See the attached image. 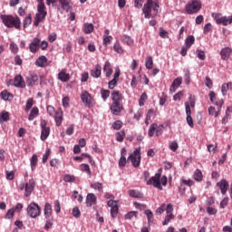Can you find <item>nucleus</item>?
Listing matches in <instances>:
<instances>
[{
	"mask_svg": "<svg viewBox=\"0 0 232 232\" xmlns=\"http://www.w3.org/2000/svg\"><path fill=\"white\" fill-rule=\"evenodd\" d=\"M168 185V177L162 176V170L160 169L158 172L152 176L148 181L147 186H153L160 191H162V186Z\"/></svg>",
	"mask_w": 232,
	"mask_h": 232,
	"instance_id": "1",
	"label": "nucleus"
},
{
	"mask_svg": "<svg viewBox=\"0 0 232 232\" xmlns=\"http://www.w3.org/2000/svg\"><path fill=\"white\" fill-rule=\"evenodd\" d=\"M112 103L111 105V111L113 115H119L122 111V94L118 91L111 93Z\"/></svg>",
	"mask_w": 232,
	"mask_h": 232,
	"instance_id": "2",
	"label": "nucleus"
},
{
	"mask_svg": "<svg viewBox=\"0 0 232 232\" xmlns=\"http://www.w3.org/2000/svg\"><path fill=\"white\" fill-rule=\"evenodd\" d=\"M0 19L6 28H16V30L21 28V19L17 16L14 17L10 14H1Z\"/></svg>",
	"mask_w": 232,
	"mask_h": 232,
	"instance_id": "3",
	"label": "nucleus"
},
{
	"mask_svg": "<svg viewBox=\"0 0 232 232\" xmlns=\"http://www.w3.org/2000/svg\"><path fill=\"white\" fill-rule=\"evenodd\" d=\"M202 9V2L200 0H189L185 5V12L188 15H195Z\"/></svg>",
	"mask_w": 232,
	"mask_h": 232,
	"instance_id": "4",
	"label": "nucleus"
},
{
	"mask_svg": "<svg viewBox=\"0 0 232 232\" xmlns=\"http://www.w3.org/2000/svg\"><path fill=\"white\" fill-rule=\"evenodd\" d=\"M46 15H47L46 6H44V5H38L34 25L39 26V24H41V23H43L44 19H46Z\"/></svg>",
	"mask_w": 232,
	"mask_h": 232,
	"instance_id": "5",
	"label": "nucleus"
},
{
	"mask_svg": "<svg viewBox=\"0 0 232 232\" xmlns=\"http://www.w3.org/2000/svg\"><path fill=\"white\" fill-rule=\"evenodd\" d=\"M128 160L131 162L133 168H139V166H140V147L136 148L134 151L129 155Z\"/></svg>",
	"mask_w": 232,
	"mask_h": 232,
	"instance_id": "6",
	"label": "nucleus"
},
{
	"mask_svg": "<svg viewBox=\"0 0 232 232\" xmlns=\"http://www.w3.org/2000/svg\"><path fill=\"white\" fill-rule=\"evenodd\" d=\"M212 17L216 21L217 24H223V26L232 24V15L224 16L218 13H213Z\"/></svg>",
	"mask_w": 232,
	"mask_h": 232,
	"instance_id": "7",
	"label": "nucleus"
},
{
	"mask_svg": "<svg viewBox=\"0 0 232 232\" xmlns=\"http://www.w3.org/2000/svg\"><path fill=\"white\" fill-rule=\"evenodd\" d=\"M27 215L31 218H37L41 215V207L35 202H32L27 206Z\"/></svg>",
	"mask_w": 232,
	"mask_h": 232,
	"instance_id": "8",
	"label": "nucleus"
},
{
	"mask_svg": "<svg viewBox=\"0 0 232 232\" xmlns=\"http://www.w3.org/2000/svg\"><path fill=\"white\" fill-rule=\"evenodd\" d=\"M164 132V125H158L157 123H152L150 126L148 135L149 137H153L156 134V137H160Z\"/></svg>",
	"mask_w": 232,
	"mask_h": 232,
	"instance_id": "9",
	"label": "nucleus"
},
{
	"mask_svg": "<svg viewBox=\"0 0 232 232\" xmlns=\"http://www.w3.org/2000/svg\"><path fill=\"white\" fill-rule=\"evenodd\" d=\"M81 100L87 108H93V97H92L88 91L82 92Z\"/></svg>",
	"mask_w": 232,
	"mask_h": 232,
	"instance_id": "10",
	"label": "nucleus"
},
{
	"mask_svg": "<svg viewBox=\"0 0 232 232\" xmlns=\"http://www.w3.org/2000/svg\"><path fill=\"white\" fill-rule=\"evenodd\" d=\"M48 123L46 122L45 120H42L40 122V128H41V136L40 139L41 140H46L48 137H50V128L47 125Z\"/></svg>",
	"mask_w": 232,
	"mask_h": 232,
	"instance_id": "11",
	"label": "nucleus"
},
{
	"mask_svg": "<svg viewBox=\"0 0 232 232\" xmlns=\"http://www.w3.org/2000/svg\"><path fill=\"white\" fill-rule=\"evenodd\" d=\"M223 105H224V100L221 99L220 102H216V106H218V111L213 106H210L208 108V115H210L211 117H218V115H220V111L222 110Z\"/></svg>",
	"mask_w": 232,
	"mask_h": 232,
	"instance_id": "12",
	"label": "nucleus"
},
{
	"mask_svg": "<svg viewBox=\"0 0 232 232\" xmlns=\"http://www.w3.org/2000/svg\"><path fill=\"white\" fill-rule=\"evenodd\" d=\"M34 189H35V179H31L28 182L25 183L24 187V197H30L32 195Z\"/></svg>",
	"mask_w": 232,
	"mask_h": 232,
	"instance_id": "13",
	"label": "nucleus"
},
{
	"mask_svg": "<svg viewBox=\"0 0 232 232\" xmlns=\"http://www.w3.org/2000/svg\"><path fill=\"white\" fill-rule=\"evenodd\" d=\"M119 77H121V69L118 68L115 70L113 79L111 80L108 83L110 90H113L115 88V86H117V83L119 82Z\"/></svg>",
	"mask_w": 232,
	"mask_h": 232,
	"instance_id": "14",
	"label": "nucleus"
},
{
	"mask_svg": "<svg viewBox=\"0 0 232 232\" xmlns=\"http://www.w3.org/2000/svg\"><path fill=\"white\" fill-rule=\"evenodd\" d=\"M218 188L221 191V195H226L227 193V189H229V182L227 179H221L217 183Z\"/></svg>",
	"mask_w": 232,
	"mask_h": 232,
	"instance_id": "15",
	"label": "nucleus"
},
{
	"mask_svg": "<svg viewBox=\"0 0 232 232\" xmlns=\"http://www.w3.org/2000/svg\"><path fill=\"white\" fill-rule=\"evenodd\" d=\"M41 44V40L39 38H34L29 44V50L32 53H37L39 50V45Z\"/></svg>",
	"mask_w": 232,
	"mask_h": 232,
	"instance_id": "16",
	"label": "nucleus"
},
{
	"mask_svg": "<svg viewBox=\"0 0 232 232\" xmlns=\"http://www.w3.org/2000/svg\"><path fill=\"white\" fill-rule=\"evenodd\" d=\"M14 88H25L26 83L24 82V80L23 79V76L21 74H18L14 79Z\"/></svg>",
	"mask_w": 232,
	"mask_h": 232,
	"instance_id": "17",
	"label": "nucleus"
},
{
	"mask_svg": "<svg viewBox=\"0 0 232 232\" xmlns=\"http://www.w3.org/2000/svg\"><path fill=\"white\" fill-rule=\"evenodd\" d=\"M37 81H39V76L35 72H30L26 77V82L28 86H34Z\"/></svg>",
	"mask_w": 232,
	"mask_h": 232,
	"instance_id": "18",
	"label": "nucleus"
},
{
	"mask_svg": "<svg viewBox=\"0 0 232 232\" xmlns=\"http://www.w3.org/2000/svg\"><path fill=\"white\" fill-rule=\"evenodd\" d=\"M182 84V77L176 78L172 84L170 85L169 92L170 93H175L177 92L178 88Z\"/></svg>",
	"mask_w": 232,
	"mask_h": 232,
	"instance_id": "19",
	"label": "nucleus"
},
{
	"mask_svg": "<svg viewBox=\"0 0 232 232\" xmlns=\"http://www.w3.org/2000/svg\"><path fill=\"white\" fill-rule=\"evenodd\" d=\"M151 5H153V4L147 2L143 5L142 12L144 14L145 19H150V17H151Z\"/></svg>",
	"mask_w": 232,
	"mask_h": 232,
	"instance_id": "20",
	"label": "nucleus"
},
{
	"mask_svg": "<svg viewBox=\"0 0 232 232\" xmlns=\"http://www.w3.org/2000/svg\"><path fill=\"white\" fill-rule=\"evenodd\" d=\"M97 202V197L93 193L87 194L86 204L88 208H92L93 204Z\"/></svg>",
	"mask_w": 232,
	"mask_h": 232,
	"instance_id": "21",
	"label": "nucleus"
},
{
	"mask_svg": "<svg viewBox=\"0 0 232 232\" xmlns=\"http://www.w3.org/2000/svg\"><path fill=\"white\" fill-rule=\"evenodd\" d=\"M103 73H105V77H111L113 74V69H111V63L110 62H105L103 66Z\"/></svg>",
	"mask_w": 232,
	"mask_h": 232,
	"instance_id": "22",
	"label": "nucleus"
},
{
	"mask_svg": "<svg viewBox=\"0 0 232 232\" xmlns=\"http://www.w3.org/2000/svg\"><path fill=\"white\" fill-rule=\"evenodd\" d=\"M47 63L48 58H46L44 55H42L35 61V65L38 66V68H44Z\"/></svg>",
	"mask_w": 232,
	"mask_h": 232,
	"instance_id": "23",
	"label": "nucleus"
},
{
	"mask_svg": "<svg viewBox=\"0 0 232 232\" xmlns=\"http://www.w3.org/2000/svg\"><path fill=\"white\" fill-rule=\"evenodd\" d=\"M231 52L232 50L229 47H225L221 49V52H220L221 59H223V61H227V59H229V55H231Z\"/></svg>",
	"mask_w": 232,
	"mask_h": 232,
	"instance_id": "24",
	"label": "nucleus"
},
{
	"mask_svg": "<svg viewBox=\"0 0 232 232\" xmlns=\"http://www.w3.org/2000/svg\"><path fill=\"white\" fill-rule=\"evenodd\" d=\"M54 121L56 126L63 124V109H58L55 112Z\"/></svg>",
	"mask_w": 232,
	"mask_h": 232,
	"instance_id": "25",
	"label": "nucleus"
},
{
	"mask_svg": "<svg viewBox=\"0 0 232 232\" xmlns=\"http://www.w3.org/2000/svg\"><path fill=\"white\" fill-rule=\"evenodd\" d=\"M58 79L62 82H68V81H70V74L66 73V71L63 70L58 73Z\"/></svg>",
	"mask_w": 232,
	"mask_h": 232,
	"instance_id": "26",
	"label": "nucleus"
},
{
	"mask_svg": "<svg viewBox=\"0 0 232 232\" xmlns=\"http://www.w3.org/2000/svg\"><path fill=\"white\" fill-rule=\"evenodd\" d=\"M101 73H102L101 65H96L95 69H92V70L91 71V75H92V77H93L94 79H99V77H101Z\"/></svg>",
	"mask_w": 232,
	"mask_h": 232,
	"instance_id": "27",
	"label": "nucleus"
},
{
	"mask_svg": "<svg viewBox=\"0 0 232 232\" xmlns=\"http://www.w3.org/2000/svg\"><path fill=\"white\" fill-rule=\"evenodd\" d=\"M144 215H146V217H147L149 226H151V224H153V220H154L153 212L150 209H146L144 211Z\"/></svg>",
	"mask_w": 232,
	"mask_h": 232,
	"instance_id": "28",
	"label": "nucleus"
},
{
	"mask_svg": "<svg viewBox=\"0 0 232 232\" xmlns=\"http://www.w3.org/2000/svg\"><path fill=\"white\" fill-rule=\"evenodd\" d=\"M36 117H39V108L34 107L28 116V121H34Z\"/></svg>",
	"mask_w": 232,
	"mask_h": 232,
	"instance_id": "29",
	"label": "nucleus"
},
{
	"mask_svg": "<svg viewBox=\"0 0 232 232\" xmlns=\"http://www.w3.org/2000/svg\"><path fill=\"white\" fill-rule=\"evenodd\" d=\"M52 204L50 203H45L44 206V217L45 218H50L52 217Z\"/></svg>",
	"mask_w": 232,
	"mask_h": 232,
	"instance_id": "30",
	"label": "nucleus"
},
{
	"mask_svg": "<svg viewBox=\"0 0 232 232\" xmlns=\"http://www.w3.org/2000/svg\"><path fill=\"white\" fill-rule=\"evenodd\" d=\"M129 195L132 198H142L144 197V195H142V193H140V191L135 190V189L129 190Z\"/></svg>",
	"mask_w": 232,
	"mask_h": 232,
	"instance_id": "31",
	"label": "nucleus"
},
{
	"mask_svg": "<svg viewBox=\"0 0 232 232\" xmlns=\"http://www.w3.org/2000/svg\"><path fill=\"white\" fill-rule=\"evenodd\" d=\"M194 44H195V36L189 35L185 39L184 46H186L187 48H191V46H193Z\"/></svg>",
	"mask_w": 232,
	"mask_h": 232,
	"instance_id": "32",
	"label": "nucleus"
},
{
	"mask_svg": "<svg viewBox=\"0 0 232 232\" xmlns=\"http://www.w3.org/2000/svg\"><path fill=\"white\" fill-rule=\"evenodd\" d=\"M37 162H38V158L36 154H34L30 159V166H31L32 171L35 170V168L37 167Z\"/></svg>",
	"mask_w": 232,
	"mask_h": 232,
	"instance_id": "33",
	"label": "nucleus"
},
{
	"mask_svg": "<svg viewBox=\"0 0 232 232\" xmlns=\"http://www.w3.org/2000/svg\"><path fill=\"white\" fill-rule=\"evenodd\" d=\"M59 3L63 8V10H65V12H68V10H70L71 6H70V0H59Z\"/></svg>",
	"mask_w": 232,
	"mask_h": 232,
	"instance_id": "34",
	"label": "nucleus"
},
{
	"mask_svg": "<svg viewBox=\"0 0 232 232\" xmlns=\"http://www.w3.org/2000/svg\"><path fill=\"white\" fill-rule=\"evenodd\" d=\"M0 97L3 101H10V97H14L12 93L8 92V91L4 90L0 93Z\"/></svg>",
	"mask_w": 232,
	"mask_h": 232,
	"instance_id": "35",
	"label": "nucleus"
},
{
	"mask_svg": "<svg viewBox=\"0 0 232 232\" xmlns=\"http://www.w3.org/2000/svg\"><path fill=\"white\" fill-rule=\"evenodd\" d=\"M193 178H194V180H196L197 182H200L203 179L202 171L198 169H196L193 174Z\"/></svg>",
	"mask_w": 232,
	"mask_h": 232,
	"instance_id": "36",
	"label": "nucleus"
},
{
	"mask_svg": "<svg viewBox=\"0 0 232 232\" xmlns=\"http://www.w3.org/2000/svg\"><path fill=\"white\" fill-rule=\"evenodd\" d=\"M145 67L147 70H151L153 68V57L148 56L145 60Z\"/></svg>",
	"mask_w": 232,
	"mask_h": 232,
	"instance_id": "37",
	"label": "nucleus"
},
{
	"mask_svg": "<svg viewBox=\"0 0 232 232\" xmlns=\"http://www.w3.org/2000/svg\"><path fill=\"white\" fill-rule=\"evenodd\" d=\"M174 219H175V215L167 214V216L165 217L162 222V226H168V224H169V222H171V220H174Z\"/></svg>",
	"mask_w": 232,
	"mask_h": 232,
	"instance_id": "38",
	"label": "nucleus"
},
{
	"mask_svg": "<svg viewBox=\"0 0 232 232\" xmlns=\"http://www.w3.org/2000/svg\"><path fill=\"white\" fill-rule=\"evenodd\" d=\"M121 41L124 44H128V46H132L133 44V39L128 35L121 36Z\"/></svg>",
	"mask_w": 232,
	"mask_h": 232,
	"instance_id": "39",
	"label": "nucleus"
},
{
	"mask_svg": "<svg viewBox=\"0 0 232 232\" xmlns=\"http://www.w3.org/2000/svg\"><path fill=\"white\" fill-rule=\"evenodd\" d=\"M139 217V212L137 211H130L125 215L126 220H131L132 218H137Z\"/></svg>",
	"mask_w": 232,
	"mask_h": 232,
	"instance_id": "40",
	"label": "nucleus"
},
{
	"mask_svg": "<svg viewBox=\"0 0 232 232\" xmlns=\"http://www.w3.org/2000/svg\"><path fill=\"white\" fill-rule=\"evenodd\" d=\"M80 167L82 171H85L86 173H88L89 176H92V169H90V165L86 163H82Z\"/></svg>",
	"mask_w": 232,
	"mask_h": 232,
	"instance_id": "41",
	"label": "nucleus"
},
{
	"mask_svg": "<svg viewBox=\"0 0 232 232\" xmlns=\"http://www.w3.org/2000/svg\"><path fill=\"white\" fill-rule=\"evenodd\" d=\"M83 32L84 34H92L93 32V25L92 24H83Z\"/></svg>",
	"mask_w": 232,
	"mask_h": 232,
	"instance_id": "42",
	"label": "nucleus"
},
{
	"mask_svg": "<svg viewBox=\"0 0 232 232\" xmlns=\"http://www.w3.org/2000/svg\"><path fill=\"white\" fill-rule=\"evenodd\" d=\"M113 50L116 53H124V50H122V46L118 41L113 44Z\"/></svg>",
	"mask_w": 232,
	"mask_h": 232,
	"instance_id": "43",
	"label": "nucleus"
},
{
	"mask_svg": "<svg viewBox=\"0 0 232 232\" xmlns=\"http://www.w3.org/2000/svg\"><path fill=\"white\" fill-rule=\"evenodd\" d=\"M229 86H232V83H231V82L223 83V84H222V86H221V92H222V95H224V96L227 95V90H229Z\"/></svg>",
	"mask_w": 232,
	"mask_h": 232,
	"instance_id": "44",
	"label": "nucleus"
},
{
	"mask_svg": "<svg viewBox=\"0 0 232 232\" xmlns=\"http://www.w3.org/2000/svg\"><path fill=\"white\" fill-rule=\"evenodd\" d=\"M101 95H102V101L106 102L108 100V97H110V90L102 89Z\"/></svg>",
	"mask_w": 232,
	"mask_h": 232,
	"instance_id": "45",
	"label": "nucleus"
},
{
	"mask_svg": "<svg viewBox=\"0 0 232 232\" xmlns=\"http://www.w3.org/2000/svg\"><path fill=\"white\" fill-rule=\"evenodd\" d=\"M124 137H126V132H124V130H121L117 132L116 140L118 142H122V140H124Z\"/></svg>",
	"mask_w": 232,
	"mask_h": 232,
	"instance_id": "46",
	"label": "nucleus"
},
{
	"mask_svg": "<svg viewBox=\"0 0 232 232\" xmlns=\"http://www.w3.org/2000/svg\"><path fill=\"white\" fill-rule=\"evenodd\" d=\"M32 106H34V99L29 98L25 103V111L26 112L30 111V110H32Z\"/></svg>",
	"mask_w": 232,
	"mask_h": 232,
	"instance_id": "47",
	"label": "nucleus"
},
{
	"mask_svg": "<svg viewBox=\"0 0 232 232\" xmlns=\"http://www.w3.org/2000/svg\"><path fill=\"white\" fill-rule=\"evenodd\" d=\"M208 97H209L210 102H212V104L216 105V102H220V101L217 102V94L213 91L209 92Z\"/></svg>",
	"mask_w": 232,
	"mask_h": 232,
	"instance_id": "48",
	"label": "nucleus"
},
{
	"mask_svg": "<svg viewBox=\"0 0 232 232\" xmlns=\"http://www.w3.org/2000/svg\"><path fill=\"white\" fill-rule=\"evenodd\" d=\"M229 115H231V110H229V108H227V111H226L225 117L221 121L222 124H227V122L229 121Z\"/></svg>",
	"mask_w": 232,
	"mask_h": 232,
	"instance_id": "49",
	"label": "nucleus"
},
{
	"mask_svg": "<svg viewBox=\"0 0 232 232\" xmlns=\"http://www.w3.org/2000/svg\"><path fill=\"white\" fill-rule=\"evenodd\" d=\"M32 24V15L29 14L24 19V28H28Z\"/></svg>",
	"mask_w": 232,
	"mask_h": 232,
	"instance_id": "50",
	"label": "nucleus"
},
{
	"mask_svg": "<svg viewBox=\"0 0 232 232\" xmlns=\"http://www.w3.org/2000/svg\"><path fill=\"white\" fill-rule=\"evenodd\" d=\"M10 119V113L8 111H4L0 114V121L6 122Z\"/></svg>",
	"mask_w": 232,
	"mask_h": 232,
	"instance_id": "51",
	"label": "nucleus"
},
{
	"mask_svg": "<svg viewBox=\"0 0 232 232\" xmlns=\"http://www.w3.org/2000/svg\"><path fill=\"white\" fill-rule=\"evenodd\" d=\"M64 182H75V176L66 174L63 176Z\"/></svg>",
	"mask_w": 232,
	"mask_h": 232,
	"instance_id": "52",
	"label": "nucleus"
},
{
	"mask_svg": "<svg viewBox=\"0 0 232 232\" xmlns=\"http://www.w3.org/2000/svg\"><path fill=\"white\" fill-rule=\"evenodd\" d=\"M128 162V160H126V157H121L119 160V168H126V164Z\"/></svg>",
	"mask_w": 232,
	"mask_h": 232,
	"instance_id": "53",
	"label": "nucleus"
},
{
	"mask_svg": "<svg viewBox=\"0 0 232 232\" xmlns=\"http://www.w3.org/2000/svg\"><path fill=\"white\" fill-rule=\"evenodd\" d=\"M62 104L65 109L70 108V97L68 96L63 97L62 100Z\"/></svg>",
	"mask_w": 232,
	"mask_h": 232,
	"instance_id": "54",
	"label": "nucleus"
},
{
	"mask_svg": "<svg viewBox=\"0 0 232 232\" xmlns=\"http://www.w3.org/2000/svg\"><path fill=\"white\" fill-rule=\"evenodd\" d=\"M211 30H213V25L211 24V23H208L203 28V34H209Z\"/></svg>",
	"mask_w": 232,
	"mask_h": 232,
	"instance_id": "55",
	"label": "nucleus"
},
{
	"mask_svg": "<svg viewBox=\"0 0 232 232\" xmlns=\"http://www.w3.org/2000/svg\"><path fill=\"white\" fill-rule=\"evenodd\" d=\"M107 206H109V208H118L119 207V201L117 200H113V199H110L107 202Z\"/></svg>",
	"mask_w": 232,
	"mask_h": 232,
	"instance_id": "56",
	"label": "nucleus"
},
{
	"mask_svg": "<svg viewBox=\"0 0 232 232\" xmlns=\"http://www.w3.org/2000/svg\"><path fill=\"white\" fill-rule=\"evenodd\" d=\"M91 188L92 189H97L98 191H101V189H102V183L101 182H95L91 184Z\"/></svg>",
	"mask_w": 232,
	"mask_h": 232,
	"instance_id": "57",
	"label": "nucleus"
},
{
	"mask_svg": "<svg viewBox=\"0 0 232 232\" xmlns=\"http://www.w3.org/2000/svg\"><path fill=\"white\" fill-rule=\"evenodd\" d=\"M14 215H15V208H11L7 211L5 218H8L10 220L14 218Z\"/></svg>",
	"mask_w": 232,
	"mask_h": 232,
	"instance_id": "58",
	"label": "nucleus"
},
{
	"mask_svg": "<svg viewBox=\"0 0 232 232\" xmlns=\"http://www.w3.org/2000/svg\"><path fill=\"white\" fill-rule=\"evenodd\" d=\"M72 217H74V218H79L81 217V210L77 207L72 208Z\"/></svg>",
	"mask_w": 232,
	"mask_h": 232,
	"instance_id": "59",
	"label": "nucleus"
},
{
	"mask_svg": "<svg viewBox=\"0 0 232 232\" xmlns=\"http://www.w3.org/2000/svg\"><path fill=\"white\" fill-rule=\"evenodd\" d=\"M113 41V36H103V46H108Z\"/></svg>",
	"mask_w": 232,
	"mask_h": 232,
	"instance_id": "60",
	"label": "nucleus"
},
{
	"mask_svg": "<svg viewBox=\"0 0 232 232\" xmlns=\"http://www.w3.org/2000/svg\"><path fill=\"white\" fill-rule=\"evenodd\" d=\"M118 214H119V207H114L111 208V217L112 218H115Z\"/></svg>",
	"mask_w": 232,
	"mask_h": 232,
	"instance_id": "61",
	"label": "nucleus"
},
{
	"mask_svg": "<svg viewBox=\"0 0 232 232\" xmlns=\"http://www.w3.org/2000/svg\"><path fill=\"white\" fill-rule=\"evenodd\" d=\"M10 50L13 53H17V52H19V47L15 44V43L12 42L10 44Z\"/></svg>",
	"mask_w": 232,
	"mask_h": 232,
	"instance_id": "62",
	"label": "nucleus"
},
{
	"mask_svg": "<svg viewBox=\"0 0 232 232\" xmlns=\"http://www.w3.org/2000/svg\"><path fill=\"white\" fill-rule=\"evenodd\" d=\"M112 128L113 130H121L122 128V121H116L112 123Z\"/></svg>",
	"mask_w": 232,
	"mask_h": 232,
	"instance_id": "63",
	"label": "nucleus"
},
{
	"mask_svg": "<svg viewBox=\"0 0 232 232\" xmlns=\"http://www.w3.org/2000/svg\"><path fill=\"white\" fill-rule=\"evenodd\" d=\"M169 150H171V151H177L179 150V143L177 141H172L169 144Z\"/></svg>",
	"mask_w": 232,
	"mask_h": 232,
	"instance_id": "64",
	"label": "nucleus"
}]
</instances>
